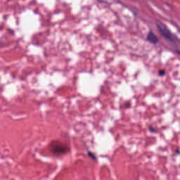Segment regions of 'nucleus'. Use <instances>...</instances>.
I'll return each instance as SVG.
<instances>
[{
  "instance_id": "f03ea898",
  "label": "nucleus",
  "mask_w": 180,
  "mask_h": 180,
  "mask_svg": "<svg viewBox=\"0 0 180 180\" xmlns=\"http://www.w3.org/2000/svg\"><path fill=\"white\" fill-rule=\"evenodd\" d=\"M147 40L153 44H157L158 43V38H157V36L154 35L151 31L149 32V34L147 36Z\"/></svg>"
},
{
  "instance_id": "f257e3e1",
  "label": "nucleus",
  "mask_w": 180,
  "mask_h": 180,
  "mask_svg": "<svg viewBox=\"0 0 180 180\" xmlns=\"http://www.w3.org/2000/svg\"><path fill=\"white\" fill-rule=\"evenodd\" d=\"M49 150L53 154H65V153L68 152L69 148L63 141H55L49 146Z\"/></svg>"
},
{
  "instance_id": "9d476101",
  "label": "nucleus",
  "mask_w": 180,
  "mask_h": 180,
  "mask_svg": "<svg viewBox=\"0 0 180 180\" xmlns=\"http://www.w3.org/2000/svg\"><path fill=\"white\" fill-rule=\"evenodd\" d=\"M4 19H6V15H4Z\"/></svg>"
},
{
  "instance_id": "423d86ee",
  "label": "nucleus",
  "mask_w": 180,
  "mask_h": 180,
  "mask_svg": "<svg viewBox=\"0 0 180 180\" xmlns=\"http://www.w3.org/2000/svg\"><path fill=\"white\" fill-rule=\"evenodd\" d=\"M8 33H10V34H11V36H13L15 34V31H13L11 29H8Z\"/></svg>"
},
{
  "instance_id": "0eeeda50",
  "label": "nucleus",
  "mask_w": 180,
  "mask_h": 180,
  "mask_svg": "<svg viewBox=\"0 0 180 180\" xmlns=\"http://www.w3.org/2000/svg\"><path fill=\"white\" fill-rule=\"evenodd\" d=\"M125 106H126V108H130V103H127L125 104Z\"/></svg>"
},
{
  "instance_id": "6e6552de",
  "label": "nucleus",
  "mask_w": 180,
  "mask_h": 180,
  "mask_svg": "<svg viewBox=\"0 0 180 180\" xmlns=\"http://www.w3.org/2000/svg\"><path fill=\"white\" fill-rule=\"evenodd\" d=\"M176 153H177V154H180V151H179V150H176Z\"/></svg>"
},
{
  "instance_id": "39448f33",
  "label": "nucleus",
  "mask_w": 180,
  "mask_h": 180,
  "mask_svg": "<svg viewBox=\"0 0 180 180\" xmlns=\"http://www.w3.org/2000/svg\"><path fill=\"white\" fill-rule=\"evenodd\" d=\"M164 75H165V71L160 70L159 71V77H164Z\"/></svg>"
},
{
  "instance_id": "1a4fd4ad",
  "label": "nucleus",
  "mask_w": 180,
  "mask_h": 180,
  "mask_svg": "<svg viewBox=\"0 0 180 180\" xmlns=\"http://www.w3.org/2000/svg\"><path fill=\"white\" fill-rule=\"evenodd\" d=\"M0 47H4V44H2V42H0Z\"/></svg>"
},
{
  "instance_id": "20e7f679",
  "label": "nucleus",
  "mask_w": 180,
  "mask_h": 180,
  "mask_svg": "<svg viewBox=\"0 0 180 180\" xmlns=\"http://www.w3.org/2000/svg\"><path fill=\"white\" fill-rule=\"evenodd\" d=\"M149 131H150V133H158V130L152 128L151 127H149Z\"/></svg>"
},
{
  "instance_id": "7ed1b4c3",
  "label": "nucleus",
  "mask_w": 180,
  "mask_h": 180,
  "mask_svg": "<svg viewBox=\"0 0 180 180\" xmlns=\"http://www.w3.org/2000/svg\"><path fill=\"white\" fill-rule=\"evenodd\" d=\"M87 155L91 158V160H93V161H96V155H95L94 153L91 152V150H87Z\"/></svg>"
}]
</instances>
